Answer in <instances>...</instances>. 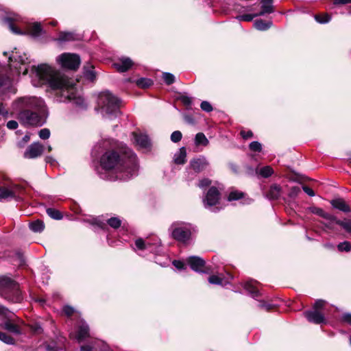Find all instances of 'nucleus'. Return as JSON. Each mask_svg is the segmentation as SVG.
<instances>
[{"label": "nucleus", "mask_w": 351, "mask_h": 351, "mask_svg": "<svg viewBox=\"0 0 351 351\" xmlns=\"http://www.w3.org/2000/svg\"><path fill=\"white\" fill-rule=\"evenodd\" d=\"M241 135L242 136V137L245 139H247V138H250L251 137H252V132L251 131H241Z\"/></svg>", "instance_id": "nucleus-57"}, {"label": "nucleus", "mask_w": 351, "mask_h": 351, "mask_svg": "<svg viewBox=\"0 0 351 351\" xmlns=\"http://www.w3.org/2000/svg\"><path fill=\"white\" fill-rule=\"evenodd\" d=\"M182 133L180 131L177 130V131H174L171 134V140L173 143H178L182 139Z\"/></svg>", "instance_id": "nucleus-45"}, {"label": "nucleus", "mask_w": 351, "mask_h": 351, "mask_svg": "<svg viewBox=\"0 0 351 351\" xmlns=\"http://www.w3.org/2000/svg\"><path fill=\"white\" fill-rule=\"evenodd\" d=\"M173 265L176 267L178 269H185V265L183 262L180 261H173Z\"/></svg>", "instance_id": "nucleus-54"}, {"label": "nucleus", "mask_w": 351, "mask_h": 351, "mask_svg": "<svg viewBox=\"0 0 351 351\" xmlns=\"http://www.w3.org/2000/svg\"><path fill=\"white\" fill-rule=\"evenodd\" d=\"M256 282L250 280L243 284L244 289L247 291L254 298L259 295V291L256 287Z\"/></svg>", "instance_id": "nucleus-23"}, {"label": "nucleus", "mask_w": 351, "mask_h": 351, "mask_svg": "<svg viewBox=\"0 0 351 351\" xmlns=\"http://www.w3.org/2000/svg\"><path fill=\"white\" fill-rule=\"evenodd\" d=\"M47 213L49 217L54 219L58 220L62 218L61 213L59 210H56L54 208L47 209Z\"/></svg>", "instance_id": "nucleus-33"}, {"label": "nucleus", "mask_w": 351, "mask_h": 351, "mask_svg": "<svg viewBox=\"0 0 351 351\" xmlns=\"http://www.w3.org/2000/svg\"><path fill=\"white\" fill-rule=\"evenodd\" d=\"M101 165L106 170H112L114 180H128L137 175L138 165L136 155L125 147L121 158L114 152H106L101 158Z\"/></svg>", "instance_id": "nucleus-2"}, {"label": "nucleus", "mask_w": 351, "mask_h": 351, "mask_svg": "<svg viewBox=\"0 0 351 351\" xmlns=\"http://www.w3.org/2000/svg\"><path fill=\"white\" fill-rule=\"evenodd\" d=\"M29 228L34 232H40L44 230L45 225L41 220L34 221L29 224Z\"/></svg>", "instance_id": "nucleus-29"}, {"label": "nucleus", "mask_w": 351, "mask_h": 351, "mask_svg": "<svg viewBox=\"0 0 351 351\" xmlns=\"http://www.w3.org/2000/svg\"><path fill=\"white\" fill-rule=\"evenodd\" d=\"M208 282L213 285H222L223 278L219 276L213 275L208 278Z\"/></svg>", "instance_id": "nucleus-43"}, {"label": "nucleus", "mask_w": 351, "mask_h": 351, "mask_svg": "<svg viewBox=\"0 0 351 351\" xmlns=\"http://www.w3.org/2000/svg\"><path fill=\"white\" fill-rule=\"evenodd\" d=\"M116 69L119 72H125L133 65L132 60L129 58L123 57L113 64Z\"/></svg>", "instance_id": "nucleus-18"}, {"label": "nucleus", "mask_w": 351, "mask_h": 351, "mask_svg": "<svg viewBox=\"0 0 351 351\" xmlns=\"http://www.w3.org/2000/svg\"><path fill=\"white\" fill-rule=\"evenodd\" d=\"M179 99L183 103V104L186 106H190L192 104V99L186 95H181L179 97Z\"/></svg>", "instance_id": "nucleus-48"}, {"label": "nucleus", "mask_w": 351, "mask_h": 351, "mask_svg": "<svg viewBox=\"0 0 351 351\" xmlns=\"http://www.w3.org/2000/svg\"><path fill=\"white\" fill-rule=\"evenodd\" d=\"M136 84L141 88H147L152 84V81L147 78H141L136 81Z\"/></svg>", "instance_id": "nucleus-37"}, {"label": "nucleus", "mask_w": 351, "mask_h": 351, "mask_svg": "<svg viewBox=\"0 0 351 351\" xmlns=\"http://www.w3.org/2000/svg\"><path fill=\"white\" fill-rule=\"evenodd\" d=\"M16 118L25 126H41L45 123L46 108L44 101L33 96L16 99L12 104Z\"/></svg>", "instance_id": "nucleus-3"}, {"label": "nucleus", "mask_w": 351, "mask_h": 351, "mask_svg": "<svg viewBox=\"0 0 351 351\" xmlns=\"http://www.w3.org/2000/svg\"><path fill=\"white\" fill-rule=\"evenodd\" d=\"M3 55H4V56H8V52H7V51H4V52H3Z\"/></svg>", "instance_id": "nucleus-63"}, {"label": "nucleus", "mask_w": 351, "mask_h": 351, "mask_svg": "<svg viewBox=\"0 0 351 351\" xmlns=\"http://www.w3.org/2000/svg\"><path fill=\"white\" fill-rule=\"evenodd\" d=\"M10 62V73L6 78L0 75V96H5L8 93L14 94L15 89L12 86L11 80L22 73L23 75L27 73L30 61L26 53L21 55L18 51H12L8 56ZM0 115L4 117H8V111L5 108L3 104L0 103Z\"/></svg>", "instance_id": "nucleus-4"}, {"label": "nucleus", "mask_w": 351, "mask_h": 351, "mask_svg": "<svg viewBox=\"0 0 351 351\" xmlns=\"http://www.w3.org/2000/svg\"><path fill=\"white\" fill-rule=\"evenodd\" d=\"M56 23H57V22H56V21H54V22H52V23H51V25H55Z\"/></svg>", "instance_id": "nucleus-64"}, {"label": "nucleus", "mask_w": 351, "mask_h": 351, "mask_svg": "<svg viewBox=\"0 0 351 351\" xmlns=\"http://www.w3.org/2000/svg\"><path fill=\"white\" fill-rule=\"evenodd\" d=\"M337 248L341 252H349L351 250V244L348 241H343L337 245Z\"/></svg>", "instance_id": "nucleus-40"}, {"label": "nucleus", "mask_w": 351, "mask_h": 351, "mask_svg": "<svg viewBox=\"0 0 351 351\" xmlns=\"http://www.w3.org/2000/svg\"><path fill=\"white\" fill-rule=\"evenodd\" d=\"M80 36L73 32H62L60 33L59 37L57 40L60 42H66L79 40Z\"/></svg>", "instance_id": "nucleus-24"}, {"label": "nucleus", "mask_w": 351, "mask_h": 351, "mask_svg": "<svg viewBox=\"0 0 351 351\" xmlns=\"http://www.w3.org/2000/svg\"><path fill=\"white\" fill-rule=\"evenodd\" d=\"M38 135L41 139H48L50 136V131L47 128H43L39 131Z\"/></svg>", "instance_id": "nucleus-46"}, {"label": "nucleus", "mask_w": 351, "mask_h": 351, "mask_svg": "<svg viewBox=\"0 0 351 351\" xmlns=\"http://www.w3.org/2000/svg\"><path fill=\"white\" fill-rule=\"evenodd\" d=\"M186 149L184 147H181L174 156V162L178 165L184 164L186 162Z\"/></svg>", "instance_id": "nucleus-27"}, {"label": "nucleus", "mask_w": 351, "mask_h": 351, "mask_svg": "<svg viewBox=\"0 0 351 351\" xmlns=\"http://www.w3.org/2000/svg\"><path fill=\"white\" fill-rule=\"evenodd\" d=\"M315 19L319 23H326L330 21V16L327 14H324L322 15H316Z\"/></svg>", "instance_id": "nucleus-41"}, {"label": "nucleus", "mask_w": 351, "mask_h": 351, "mask_svg": "<svg viewBox=\"0 0 351 351\" xmlns=\"http://www.w3.org/2000/svg\"><path fill=\"white\" fill-rule=\"evenodd\" d=\"M211 184V181L208 178L202 179L199 182V187L200 188H204L206 186H209Z\"/></svg>", "instance_id": "nucleus-51"}, {"label": "nucleus", "mask_w": 351, "mask_h": 351, "mask_svg": "<svg viewBox=\"0 0 351 351\" xmlns=\"http://www.w3.org/2000/svg\"><path fill=\"white\" fill-rule=\"evenodd\" d=\"M80 351H110L108 345L101 341H95L90 344L82 346Z\"/></svg>", "instance_id": "nucleus-14"}, {"label": "nucleus", "mask_w": 351, "mask_h": 351, "mask_svg": "<svg viewBox=\"0 0 351 351\" xmlns=\"http://www.w3.org/2000/svg\"><path fill=\"white\" fill-rule=\"evenodd\" d=\"M56 62L64 69L76 70L80 64L81 60L77 54L63 53L56 58Z\"/></svg>", "instance_id": "nucleus-8"}, {"label": "nucleus", "mask_w": 351, "mask_h": 351, "mask_svg": "<svg viewBox=\"0 0 351 351\" xmlns=\"http://www.w3.org/2000/svg\"><path fill=\"white\" fill-rule=\"evenodd\" d=\"M186 262L195 271L204 272L203 267H204L205 261L200 257L190 256L187 258Z\"/></svg>", "instance_id": "nucleus-16"}, {"label": "nucleus", "mask_w": 351, "mask_h": 351, "mask_svg": "<svg viewBox=\"0 0 351 351\" xmlns=\"http://www.w3.org/2000/svg\"><path fill=\"white\" fill-rule=\"evenodd\" d=\"M136 144L141 148H147L150 145V141L147 135L143 134L132 133Z\"/></svg>", "instance_id": "nucleus-19"}, {"label": "nucleus", "mask_w": 351, "mask_h": 351, "mask_svg": "<svg viewBox=\"0 0 351 351\" xmlns=\"http://www.w3.org/2000/svg\"><path fill=\"white\" fill-rule=\"evenodd\" d=\"M97 104L102 115L107 118L115 117L120 112L119 99L109 91H104L99 95Z\"/></svg>", "instance_id": "nucleus-5"}, {"label": "nucleus", "mask_w": 351, "mask_h": 351, "mask_svg": "<svg viewBox=\"0 0 351 351\" xmlns=\"http://www.w3.org/2000/svg\"><path fill=\"white\" fill-rule=\"evenodd\" d=\"M195 143L196 145H204L206 146L208 145L209 141L208 138L206 137L204 134L202 132H199L195 135Z\"/></svg>", "instance_id": "nucleus-30"}, {"label": "nucleus", "mask_w": 351, "mask_h": 351, "mask_svg": "<svg viewBox=\"0 0 351 351\" xmlns=\"http://www.w3.org/2000/svg\"><path fill=\"white\" fill-rule=\"evenodd\" d=\"M201 108L204 110V111H206V112H210L213 110V107L211 106V104L208 102V101H204L201 103Z\"/></svg>", "instance_id": "nucleus-49"}, {"label": "nucleus", "mask_w": 351, "mask_h": 351, "mask_svg": "<svg viewBox=\"0 0 351 351\" xmlns=\"http://www.w3.org/2000/svg\"><path fill=\"white\" fill-rule=\"evenodd\" d=\"M19 188L18 185L0 186V202L9 201L12 199L19 200V197L16 195V189Z\"/></svg>", "instance_id": "nucleus-9"}, {"label": "nucleus", "mask_w": 351, "mask_h": 351, "mask_svg": "<svg viewBox=\"0 0 351 351\" xmlns=\"http://www.w3.org/2000/svg\"><path fill=\"white\" fill-rule=\"evenodd\" d=\"M272 23L271 21H264L261 19L255 21L254 23V27L260 31H265L271 27Z\"/></svg>", "instance_id": "nucleus-28"}, {"label": "nucleus", "mask_w": 351, "mask_h": 351, "mask_svg": "<svg viewBox=\"0 0 351 351\" xmlns=\"http://www.w3.org/2000/svg\"><path fill=\"white\" fill-rule=\"evenodd\" d=\"M63 311L67 316H71L74 313L75 310L73 307L69 306H66L63 308Z\"/></svg>", "instance_id": "nucleus-53"}, {"label": "nucleus", "mask_w": 351, "mask_h": 351, "mask_svg": "<svg viewBox=\"0 0 351 351\" xmlns=\"http://www.w3.org/2000/svg\"><path fill=\"white\" fill-rule=\"evenodd\" d=\"M258 14H243L238 16L237 19L239 21H251L253 20L254 18L258 16Z\"/></svg>", "instance_id": "nucleus-44"}, {"label": "nucleus", "mask_w": 351, "mask_h": 351, "mask_svg": "<svg viewBox=\"0 0 351 351\" xmlns=\"http://www.w3.org/2000/svg\"><path fill=\"white\" fill-rule=\"evenodd\" d=\"M19 21V16L17 15H14L12 17H6L4 19L5 23L8 25L10 29L14 34H28L34 37L38 36L41 32L42 28L40 24L39 23H34L28 25L27 31L23 32L19 29L17 27L14 26V23Z\"/></svg>", "instance_id": "nucleus-7"}, {"label": "nucleus", "mask_w": 351, "mask_h": 351, "mask_svg": "<svg viewBox=\"0 0 351 351\" xmlns=\"http://www.w3.org/2000/svg\"><path fill=\"white\" fill-rule=\"evenodd\" d=\"M351 3V0H334L335 5H345Z\"/></svg>", "instance_id": "nucleus-59"}, {"label": "nucleus", "mask_w": 351, "mask_h": 351, "mask_svg": "<svg viewBox=\"0 0 351 351\" xmlns=\"http://www.w3.org/2000/svg\"><path fill=\"white\" fill-rule=\"evenodd\" d=\"M259 306L262 308L269 311V310L271 309L274 306L271 304H267L263 301H261L260 302Z\"/></svg>", "instance_id": "nucleus-55"}, {"label": "nucleus", "mask_w": 351, "mask_h": 351, "mask_svg": "<svg viewBox=\"0 0 351 351\" xmlns=\"http://www.w3.org/2000/svg\"><path fill=\"white\" fill-rule=\"evenodd\" d=\"M309 210L312 213L319 215L330 221L335 220V217L324 212V210L320 208L313 206L309 208Z\"/></svg>", "instance_id": "nucleus-21"}, {"label": "nucleus", "mask_w": 351, "mask_h": 351, "mask_svg": "<svg viewBox=\"0 0 351 351\" xmlns=\"http://www.w3.org/2000/svg\"><path fill=\"white\" fill-rule=\"evenodd\" d=\"M302 189L309 196L313 197L315 195V193H314L313 190L312 189L309 188L308 186H304L302 187Z\"/></svg>", "instance_id": "nucleus-56"}, {"label": "nucleus", "mask_w": 351, "mask_h": 351, "mask_svg": "<svg viewBox=\"0 0 351 351\" xmlns=\"http://www.w3.org/2000/svg\"><path fill=\"white\" fill-rule=\"evenodd\" d=\"M135 245L138 250H144L147 248L149 245V243H145V241L142 239H138L135 241Z\"/></svg>", "instance_id": "nucleus-42"}, {"label": "nucleus", "mask_w": 351, "mask_h": 351, "mask_svg": "<svg viewBox=\"0 0 351 351\" xmlns=\"http://www.w3.org/2000/svg\"><path fill=\"white\" fill-rule=\"evenodd\" d=\"M190 165L195 171L199 172L208 166V162L204 157H202L191 160Z\"/></svg>", "instance_id": "nucleus-20"}, {"label": "nucleus", "mask_w": 351, "mask_h": 351, "mask_svg": "<svg viewBox=\"0 0 351 351\" xmlns=\"http://www.w3.org/2000/svg\"><path fill=\"white\" fill-rule=\"evenodd\" d=\"M0 295L14 303L23 300L18 284L8 277L0 278Z\"/></svg>", "instance_id": "nucleus-6"}, {"label": "nucleus", "mask_w": 351, "mask_h": 351, "mask_svg": "<svg viewBox=\"0 0 351 351\" xmlns=\"http://www.w3.org/2000/svg\"><path fill=\"white\" fill-rule=\"evenodd\" d=\"M47 149H48L49 152H50V151H51L52 148H51V147L50 145H49L47 147Z\"/></svg>", "instance_id": "nucleus-62"}, {"label": "nucleus", "mask_w": 351, "mask_h": 351, "mask_svg": "<svg viewBox=\"0 0 351 351\" xmlns=\"http://www.w3.org/2000/svg\"><path fill=\"white\" fill-rule=\"evenodd\" d=\"M0 327L14 335H20L21 333L19 322H16L11 318L4 319L1 322Z\"/></svg>", "instance_id": "nucleus-11"}, {"label": "nucleus", "mask_w": 351, "mask_h": 351, "mask_svg": "<svg viewBox=\"0 0 351 351\" xmlns=\"http://www.w3.org/2000/svg\"><path fill=\"white\" fill-rule=\"evenodd\" d=\"M84 73L85 77L90 81H93L96 77L95 72L93 70V66L84 67Z\"/></svg>", "instance_id": "nucleus-31"}, {"label": "nucleus", "mask_w": 351, "mask_h": 351, "mask_svg": "<svg viewBox=\"0 0 351 351\" xmlns=\"http://www.w3.org/2000/svg\"><path fill=\"white\" fill-rule=\"evenodd\" d=\"M220 193L215 186H211L207 191L205 197L203 198V203L206 208H210L215 206L219 202Z\"/></svg>", "instance_id": "nucleus-10"}, {"label": "nucleus", "mask_w": 351, "mask_h": 351, "mask_svg": "<svg viewBox=\"0 0 351 351\" xmlns=\"http://www.w3.org/2000/svg\"><path fill=\"white\" fill-rule=\"evenodd\" d=\"M243 194L241 192H239L237 191H232L230 193V194L228 195V200L229 202L237 200V199H241L243 197Z\"/></svg>", "instance_id": "nucleus-38"}, {"label": "nucleus", "mask_w": 351, "mask_h": 351, "mask_svg": "<svg viewBox=\"0 0 351 351\" xmlns=\"http://www.w3.org/2000/svg\"><path fill=\"white\" fill-rule=\"evenodd\" d=\"M325 304V301L322 300H317L314 304V311H318V309L322 308Z\"/></svg>", "instance_id": "nucleus-52"}, {"label": "nucleus", "mask_w": 351, "mask_h": 351, "mask_svg": "<svg viewBox=\"0 0 351 351\" xmlns=\"http://www.w3.org/2000/svg\"><path fill=\"white\" fill-rule=\"evenodd\" d=\"M230 167L234 171H237V166L234 164H230Z\"/></svg>", "instance_id": "nucleus-60"}, {"label": "nucleus", "mask_w": 351, "mask_h": 351, "mask_svg": "<svg viewBox=\"0 0 351 351\" xmlns=\"http://www.w3.org/2000/svg\"><path fill=\"white\" fill-rule=\"evenodd\" d=\"M18 122L14 120L9 121L6 124L7 128L10 130H15L18 128Z\"/></svg>", "instance_id": "nucleus-50"}, {"label": "nucleus", "mask_w": 351, "mask_h": 351, "mask_svg": "<svg viewBox=\"0 0 351 351\" xmlns=\"http://www.w3.org/2000/svg\"><path fill=\"white\" fill-rule=\"evenodd\" d=\"M342 319L343 322L351 325V314L350 313L344 314L342 317Z\"/></svg>", "instance_id": "nucleus-58"}, {"label": "nucleus", "mask_w": 351, "mask_h": 351, "mask_svg": "<svg viewBox=\"0 0 351 351\" xmlns=\"http://www.w3.org/2000/svg\"><path fill=\"white\" fill-rule=\"evenodd\" d=\"M30 76L34 86L47 84L51 89L56 90L60 102L80 99L75 96L74 82L48 64H42L36 67L33 66Z\"/></svg>", "instance_id": "nucleus-1"}, {"label": "nucleus", "mask_w": 351, "mask_h": 351, "mask_svg": "<svg viewBox=\"0 0 351 351\" xmlns=\"http://www.w3.org/2000/svg\"><path fill=\"white\" fill-rule=\"evenodd\" d=\"M107 223L113 228H118L121 225V221L118 217H111L107 220Z\"/></svg>", "instance_id": "nucleus-35"}, {"label": "nucleus", "mask_w": 351, "mask_h": 351, "mask_svg": "<svg viewBox=\"0 0 351 351\" xmlns=\"http://www.w3.org/2000/svg\"><path fill=\"white\" fill-rule=\"evenodd\" d=\"M274 173L273 169L269 166H265L261 168L259 171V173L264 178H268L271 176Z\"/></svg>", "instance_id": "nucleus-34"}, {"label": "nucleus", "mask_w": 351, "mask_h": 351, "mask_svg": "<svg viewBox=\"0 0 351 351\" xmlns=\"http://www.w3.org/2000/svg\"><path fill=\"white\" fill-rule=\"evenodd\" d=\"M280 193L281 187L278 184H273L270 186L267 197L271 199H276L280 197Z\"/></svg>", "instance_id": "nucleus-25"}, {"label": "nucleus", "mask_w": 351, "mask_h": 351, "mask_svg": "<svg viewBox=\"0 0 351 351\" xmlns=\"http://www.w3.org/2000/svg\"><path fill=\"white\" fill-rule=\"evenodd\" d=\"M335 223L339 226H341L343 228H344L348 232L351 233V221L350 220H345L341 221L338 220L335 218Z\"/></svg>", "instance_id": "nucleus-32"}, {"label": "nucleus", "mask_w": 351, "mask_h": 351, "mask_svg": "<svg viewBox=\"0 0 351 351\" xmlns=\"http://www.w3.org/2000/svg\"><path fill=\"white\" fill-rule=\"evenodd\" d=\"M103 225H104V223H103L102 222H99V223H98V226H99V227H101V228H102V227H103Z\"/></svg>", "instance_id": "nucleus-61"}, {"label": "nucleus", "mask_w": 351, "mask_h": 351, "mask_svg": "<svg viewBox=\"0 0 351 351\" xmlns=\"http://www.w3.org/2000/svg\"><path fill=\"white\" fill-rule=\"evenodd\" d=\"M191 230L186 227H177L172 231V237L178 241L186 243L191 237Z\"/></svg>", "instance_id": "nucleus-12"}, {"label": "nucleus", "mask_w": 351, "mask_h": 351, "mask_svg": "<svg viewBox=\"0 0 351 351\" xmlns=\"http://www.w3.org/2000/svg\"><path fill=\"white\" fill-rule=\"evenodd\" d=\"M272 1L273 0H262V11L258 13L259 16H263L265 14L271 13L273 12V7H272Z\"/></svg>", "instance_id": "nucleus-26"}, {"label": "nucleus", "mask_w": 351, "mask_h": 351, "mask_svg": "<svg viewBox=\"0 0 351 351\" xmlns=\"http://www.w3.org/2000/svg\"><path fill=\"white\" fill-rule=\"evenodd\" d=\"M162 78L165 82L168 85H170L175 82V76L170 73H164Z\"/></svg>", "instance_id": "nucleus-39"}, {"label": "nucleus", "mask_w": 351, "mask_h": 351, "mask_svg": "<svg viewBox=\"0 0 351 351\" xmlns=\"http://www.w3.org/2000/svg\"><path fill=\"white\" fill-rule=\"evenodd\" d=\"M71 335H73V334H71ZM88 337H89V327L86 322L82 320L77 326L76 332L73 335V337L76 339L78 342H81Z\"/></svg>", "instance_id": "nucleus-15"}, {"label": "nucleus", "mask_w": 351, "mask_h": 351, "mask_svg": "<svg viewBox=\"0 0 351 351\" xmlns=\"http://www.w3.org/2000/svg\"><path fill=\"white\" fill-rule=\"evenodd\" d=\"M304 315L308 321L317 324L324 323L325 321L324 315L318 311H305Z\"/></svg>", "instance_id": "nucleus-17"}, {"label": "nucleus", "mask_w": 351, "mask_h": 351, "mask_svg": "<svg viewBox=\"0 0 351 351\" xmlns=\"http://www.w3.org/2000/svg\"><path fill=\"white\" fill-rule=\"evenodd\" d=\"M0 340L7 344H14V339L10 335H7L3 332L0 331Z\"/></svg>", "instance_id": "nucleus-36"}, {"label": "nucleus", "mask_w": 351, "mask_h": 351, "mask_svg": "<svg viewBox=\"0 0 351 351\" xmlns=\"http://www.w3.org/2000/svg\"><path fill=\"white\" fill-rule=\"evenodd\" d=\"M330 204H332V206L334 208L339 209V210H341L343 212H349L350 211L349 206L341 198H337V199H332L330 202Z\"/></svg>", "instance_id": "nucleus-22"}, {"label": "nucleus", "mask_w": 351, "mask_h": 351, "mask_svg": "<svg viewBox=\"0 0 351 351\" xmlns=\"http://www.w3.org/2000/svg\"><path fill=\"white\" fill-rule=\"evenodd\" d=\"M250 149L254 152H261L262 146L259 142L253 141L250 144Z\"/></svg>", "instance_id": "nucleus-47"}, {"label": "nucleus", "mask_w": 351, "mask_h": 351, "mask_svg": "<svg viewBox=\"0 0 351 351\" xmlns=\"http://www.w3.org/2000/svg\"><path fill=\"white\" fill-rule=\"evenodd\" d=\"M44 151V147L40 143L31 144L24 153L25 158L32 159L40 156Z\"/></svg>", "instance_id": "nucleus-13"}]
</instances>
